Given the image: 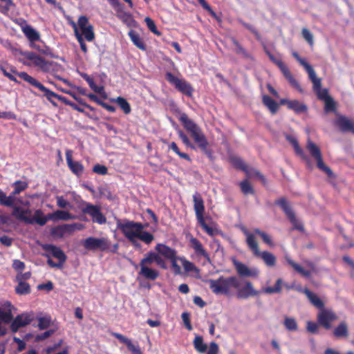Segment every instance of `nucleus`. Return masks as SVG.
Here are the masks:
<instances>
[{"instance_id": "nucleus-17", "label": "nucleus", "mask_w": 354, "mask_h": 354, "mask_svg": "<svg viewBox=\"0 0 354 354\" xmlns=\"http://www.w3.org/2000/svg\"><path fill=\"white\" fill-rule=\"evenodd\" d=\"M233 264L238 274L241 277L256 278L259 274V270L257 268H249L245 264L234 259Z\"/></svg>"}, {"instance_id": "nucleus-55", "label": "nucleus", "mask_w": 354, "mask_h": 354, "mask_svg": "<svg viewBox=\"0 0 354 354\" xmlns=\"http://www.w3.org/2000/svg\"><path fill=\"white\" fill-rule=\"evenodd\" d=\"M178 260H179V257L178 256H176L174 258L169 260L175 274H180L182 273L181 268L177 263Z\"/></svg>"}, {"instance_id": "nucleus-35", "label": "nucleus", "mask_w": 354, "mask_h": 354, "mask_svg": "<svg viewBox=\"0 0 354 354\" xmlns=\"http://www.w3.org/2000/svg\"><path fill=\"white\" fill-rule=\"evenodd\" d=\"M263 103L272 114L276 113L277 111H278L279 104L273 99H272L270 96L263 95Z\"/></svg>"}, {"instance_id": "nucleus-45", "label": "nucleus", "mask_w": 354, "mask_h": 354, "mask_svg": "<svg viewBox=\"0 0 354 354\" xmlns=\"http://www.w3.org/2000/svg\"><path fill=\"white\" fill-rule=\"evenodd\" d=\"M37 326L40 330H44L48 328L52 324L51 317L48 315L37 317Z\"/></svg>"}, {"instance_id": "nucleus-52", "label": "nucleus", "mask_w": 354, "mask_h": 354, "mask_svg": "<svg viewBox=\"0 0 354 354\" xmlns=\"http://www.w3.org/2000/svg\"><path fill=\"white\" fill-rule=\"evenodd\" d=\"M301 34L304 39L308 43V44L311 46H313L314 37L310 31L308 29L304 28L301 30Z\"/></svg>"}, {"instance_id": "nucleus-59", "label": "nucleus", "mask_w": 354, "mask_h": 354, "mask_svg": "<svg viewBox=\"0 0 354 354\" xmlns=\"http://www.w3.org/2000/svg\"><path fill=\"white\" fill-rule=\"evenodd\" d=\"M292 55L299 62V63L304 67L306 71L311 67V66L306 62L304 59L301 58L297 52H292Z\"/></svg>"}, {"instance_id": "nucleus-63", "label": "nucleus", "mask_w": 354, "mask_h": 354, "mask_svg": "<svg viewBox=\"0 0 354 354\" xmlns=\"http://www.w3.org/2000/svg\"><path fill=\"white\" fill-rule=\"evenodd\" d=\"M325 111L326 112L333 111L335 109V103L333 98L330 97L324 100Z\"/></svg>"}, {"instance_id": "nucleus-43", "label": "nucleus", "mask_w": 354, "mask_h": 354, "mask_svg": "<svg viewBox=\"0 0 354 354\" xmlns=\"http://www.w3.org/2000/svg\"><path fill=\"white\" fill-rule=\"evenodd\" d=\"M0 70L2 71L3 75L6 77H7L10 80L13 81V82H17V83L18 82L17 80L12 75V73H15V74H17L19 75V74L20 73H17L14 67L10 66V70L8 71L5 66H3L2 64H0Z\"/></svg>"}, {"instance_id": "nucleus-24", "label": "nucleus", "mask_w": 354, "mask_h": 354, "mask_svg": "<svg viewBox=\"0 0 354 354\" xmlns=\"http://www.w3.org/2000/svg\"><path fill=\"white\" fill-rule=\"evenodd\" d=\"M287 261L289 265H290L297 272H299L302 276L309 278L311 275V273L315 271V265L311 262L307 263V266L308 269H305L298 263H295L290 259H288Z\"/></svg>"}, {"instance_id": "nucleus-56", "label": "nucleus", "mask_w": 354, "mask_h": 354, "mask_svg": "<svg viewBox=\"0 0 354 354\" xmlns=\"http://www.w3.org/2000/svg\"><path fill=\"white\" fill-rule=\"evenodd\" d=\"M112 335L117 338L120 342L124 344L127 345V348H129L131 344H133L132 342L124 336L122 334L118 333H113Z\"/></svg>"}, {"instance_id": "nucleus-27", "label": "nucleus", "mask_w": 354, "mask_h": 354, "mask_svg": "<svg viewBox=\"0 0 354 354\" xmlns=\"http://www.w3.org/2000/svg\"><path fill=\"white\" fill-rule=\"evenodd\" d=\"M45 251L50 252L53 256L59 260V263L62 265L66 260V256L64 252L58 247L52 244H46L43 246Z\"/></svg>"}, {"instance_id": "nucleus-2", "label": "nucleus", "mask_w": 354, "mask_h": 354, "mask_svg": "<svg viewBox=\"0 0 354 354\" xmlns=\"http://www.w3.org/2000/svg\"><path fill=\"white\" fill-rule=\"evenodd\" d=\"M153 263H156L163 269L167 268L165 261L160 254L149 252L145 254V257L140 260L139 263L140 270L138 274L147 280H156L159 277L160 272L151 267Z\"/></svg>"}, {"instance_id": "nucleus-32", "label": "nucleus", "mask_w": 354, "mask_h": 354, "mask_svg": "<svg viewBox=\"0 0 354 354\" xmlns=\"http://www.w3.org/2000/svg\"><path fill=\"white\" fill-rule=\"evenodd\" d=\"M30 214L31 210L29 209H24L17 206L13 207L12 215L18 220L22 221L26 223H27V219H28Z\"/></svg>"}, {"instance_id": "nucleus-54", "label": "nucleus", "mask_w": 354, "mask_h": 354, "mask_svg": "<svg viewBox=\"0 0 354 354\" xmlns=\"http://www.w3.org/2000/svg\"><path fill=\"white\" fill-rule=\"evenodd\" d=\"M145 21L148 28L155 35H160V32L157 30L156 26L154 21L149 17H145Z\"/></svg>"}, {"instance_id": "nucleus-42", "label": "nucleus", "mask_w": 354, "mask_h": 354, "mask_svg": "<svg viewBox=\"0 0 354 354\" xmlns=\"http://www.w3.org/2000/svg\"><path fill=\"white\" fill-rule=\"evenodd\" d=\"M179 261L181 262L185 272H199V270L195 266V265L191 261L187 260L184 257H180Z\"/></svg>"}, {"instance_id": "nucleus-26", "label": "nucleus", "mask_w": 354, "mask_h": 354, "mask_svg": "<svg viewBox=\"0 0 354 354\" xmlns=\"http://www.w3.org/2000/svg\"><path fill=\"white\" fill-rule=\"evenodd\" d=\"M335 124L339 127L342 131H351L354 133V120L340 115L335 120Z\"/></svg>"}, {"instance_id": "nucleus-62", "label": "nucleus", "mask_w": 354, "mask_h": 354, "mask_svg": "<svg viewBox=\"0 0 354 354\" xmlns=\"http://www.w3.org/2000/svg\"><path fill=\"white\" fill-rule=\"evenodd\" d=\"M55 330L54 329H50V330H48L46 331H45L44 333L40 334V335H37L35 337V339L37 341H42L48 337H49L50 336H51L53 334H54L55 333Z\"/></svg>"}, {"instance_id": "nucleus-16", "label": "nucleus", "mask_w": 354, "mask_h": 354, "mask_svg": "<svg viewBox=\"0 0 354 354\" xmlns=\"http://www.w3.org/2000/svg\"><path fill=\"white\" fill-rule=\"evenodd\" d=\"M33 319L34 315L32 313H24L17 315L11 323V330L16 333L20 328L30 324Z\"/></svg>"}, {"instance_id": "nucleus-4", "label": "nucleus", "mask_w": 354, "mask_h": 354, "mask_svg": "<svg viewBox=\"0 0 354 354\" xmlns=\"http://www.w3.org/2000/svg\"><path fill=\"white\" fill-rule=\"evenodd\" d=\"M242 232L245 236L246 244L253 255L256 257L261 258L267 266L274 267L277 261L275 256L270 252H261L259 250V245L254 234L244 227L242 229Z\"/></svg>"}, {"instance_id": "nucleus-60", "label": "nucleus", "mask_w": 354, "mask_h": 354, "mask_svg": "<svg viewBox=\"0 0 354 354\" xmlns=\"http://www.w3.org/2000/svg\"><path fill=\"white\" fill-rule=\"evenodd\" d=\"M181 318L183 321V323L186 327V328L188 330H192V324L190 323V320H189V314L188 313H183L182 315H181Z\"/></svg>"}, {"instance_id": "nucleus-48", "label": "nucleus", "mask_w": 354, "mask_h": 354, "mask_svg": "<svg viewBox=\"0 0 354 354\" xmlns=\"http://www.w3.org/2000/svg\"><path fill=\"white\" fill-rule=\"evenodd\" d=\"M253 234L254 235L255 234L259 235L262 238L263 242L265 243H266L267 245H268L270 246H273L274 245V243L272 242V238L268 234H266V232L260 230L258 228H255V229H254V233Z\"/></svg>"}, {"instance_id": "nucleus-25", "label": "nucleus", "mask_w": 354, "mask_h": 354, "mask_svg": "<svg viewBox=\"0 0 354 354\" xmlns=\"http://www.w3.org/2000/svg\"><path fill=\"white\" fill-rule=\"evenodd\" d=\"M190 246L194 249L195 254L198 257H204L207 261H210L208 253L205 250L202 243L196 238L192 237L189 239Z\"/></svg>"}, {"instance_id": "nucleus-31", "label": "nucleus", "mask_w": 354, "mask_h": 354, "mask_svg": "<svg viewBox=\"0 0 354 354\" xmlns=\"http://www.w3.org/2000/svg\"><path fill=\"white\" fill-rule=\"evenodd\" d=\"M297 290L305 294L310 302L315 307L320 309L324 308V305L323 301L318 297L317 295L310 291L308 288H298Z\"/></svg>"}, {"instance_id": "nucleus-36", "label": "nucleus", "mask_w": 354, "mask_h": 354, "mask_svg": "<svg viewBox=\"0 0 354 354\" xmlns=\"http://www.w3.org/2000/svg\"><path fill=\"white\" fill-rule=\"evenodd\" d=\"M283 284V281L281 279H278L276 281L275 285L274 287L267 286L263 287L261 289V292L266 294L272 295L274 293H280L281 292V287Z\"/></svg>"}, {"instance_id": "nucleus-38", "label": "nucleus", "mask_w": 354, "mask_h": 354, "mask_svg": "<svg viewBox=\"0 0 354 354\" xmlns=\"http://www.w3.org/2000/svg\"><path fill=\"white\" fill-rule=\"evenodd\" d=\"M193 345L196 351L200 353H205L207 349V346L204 343L203 337L200 335L195 336Z\"/></svg>"}, {"instance_id": "nucleus-6", "label": "nucleus", "mask_w": 354, "mask_h": 354, "mask_svg": "<svg viewBox=\"0 0 354 354\" xmlns=\"http://www.w3.org/2000/svg\"><path fill=\"white\" fill-rule=\"evenodd\" d=\"M19 76L26 82L38 88L41 92L43 93L44 95L48 99V100H49L50 103H52L55 106H56V103L53 101L54 98L58 99L65 104H67L70 106L71 104L73 103L68 100V99H66L65 97L59 95L55 92L49 90L48 88L45 87L40 82L37 80L33 77L29 75L26 72H21V73L19 74Z\"/></svg>"}, {"instance_id": "nucleus-40", "label": "nucleus", "mask_w": 354, "mask_h": 354, "mask_svg": "<svg viewBox=\"0 0 354 354\" xmlns=\"http://www.w3.org/2000/svg\"><path fill=\"white\" fill-rule=\"evenodd\" d=\"M288 109L293 110L297 113H304L307 111V106L298 100H291L288 103Z\"/></svg>"}, {"instance_id": "nucleus-18", "label": "nucleus", "mask_w": 354, "mask_h": 354, "mask_svg": "<svg viewBox=\"0 0 354 354\" xmlns=\"http://www.w3.org/2000/svg\"><path fill=\"white\" fill-rule=\"evenodd\" d=\"M80 225L74 224H64L55 227H53L50 230L51 235L55 238H62L65 235L71 234L75 230H80Z\"/></svg>"}, {"instance_id": "nucleus-51", "label": "nucleus", "mask_w": 354, "mask_h": 354, "mask_svg": "<svg viewBox=\"0 0 354 354\" xmlns=\"http://www.w3.org/2000/svg\"><path fill=\"white\" fill-rule=\"evenodd\" d=\"M169 149H171L174 152H175L180 158L185 159V160H187L188 161H191V158H189V156L187 153H183V152L180 151V150H179L177 145L176 144V142H172L169 145Z\"/></svg>"}, {"instance_id": "nucleus-58", "label": "nucleus", "mask_w": 354, "mask_h": 354, "mask_svg": "<svg viewBox=\"0 0 354 354\" xmlns=\"http://www.w3.org/2000/svg\"><path fill=\"white\" fill-rule=\"evenodd\" d=\"M93 171L100 175H106L108 173V169L104 165L97 164L93 167Z\"/></svg>"}, {"instance_id": "nucleus-8", "label": "nucleus", "mask_w": 354, "mask_h": 354, "mask_svg": "<svg viewBox=\"0 0 354 354\" xmlns=\"http://www.w3.org/2000/svg\"><path fill=\"white\" fill-rule=\"evenodd\" d=\"M306 149L311 156L317 161V167L324 171L328 176L331 177L333 174V171L324 164L319 148L311 140L308 139Z\"/></svg>"}, {"instance_id": "nucleus-13", "label": "nucleus", "mask_w": 354, "mask_h": 354, "mask_svg": "<svg viewBox=\"0 0 354 354\" xmlns=\"http://www.w3.org/2000/svg\"><path fill=\"white\" fill-rule=\"evenodd\" d=\"M12 319V305L10 302L5 301L0 305V336L6 333V328L2 324H8Z\"/></svg>"}, {"instance_id": "nucleus-11", "label": "nucleus", "mask_w": 354, "mask_h": 354, "mask_svg": "<svg viewBox=\"0 0 354 354\" xmlns=\"http://www.w3.org/2000/svg\"><path fill=\"white\" fill-rule=\"evenodd\" d=\"M82 211L83 213L89 215L94 223H97L100 225L105 224L106 223L105 216L101 212L100 208L97 205L84 203Z\"/></svg>"}, {"instance_id": "nucleus-34", "label": "nucleus", "mask_w": 354, "mask_h": 354, "mask_svg": "<svg viewBox=\"0 0 354 354\" xmlns=\"http://www.w3.org/2000/svg\"><path fill=\"white\" fill-rule=\"evenodd\" d=\"M129 36L133 44L142 50H146V46L138 33L134 30L129 32Z\"/></svg>"}, {"instance_id": "nucleus-23", "label": "nucleus", "mask_w": 354, "mask_h": 354, "mask_svg": "<svg viewBox=\"0 0 354 354\" xmlns=\"http://www.w3.org/2000/svg\"><path fill=\"white\" fill-rule=\"evenodd\" d=\"M72 151L67 150L66 151V160L67 165L71 171L77 176H81L84 173V166L77 161H73L72 159Z\"/></svg>"}, {"instance_id": "nucleus-12", "label": "nucleus", "mask_w": 354, "mask_h": 354, "mask_svg": "<svg viewBox=\"0 0 354 354\" xmlns=\"http://www.w3.org/2000/svg\"><path fill=\"white\" fill-rule=\"evenodd\" d=\"M276 204L279 205L285 212L290 223L295 229L302 231L304 227L301 223L297 218L292 207L289 205L287 201L284 198H281L276 201Z\"/></svg>"}, {"instance_id": "nucleus-64", "label": "nucleus", "mask_w": 354, "mask_h": 354, "mask_svg": "<svg viewBox=\"0 0 354 354\" xmlns=\"http://www.w3.org/2000/svg\"><path fill=\"white\" fill-rule=\"evenodd\" d=\"M218 349L219 348L218 344L214 342H212L209 344V349L207 351V354H218Z\"/></svg>"}, {"instance_id": "nucleus-47", "label": "nucleus", "mask_w": 354, "mask_h": 354, "mask_svg": "<svg viewBox=\"0 0 354 354\" xmlns=\"http://www.w3.org/2000/svg\"><path fill=\"white\" fill-rule=\"evenodd\" d=\"M115 102L120 106V107L123 110V111L125 114H129L131 112V109L130 104L127 101L126 99H124L122 97H118L116 99Z\"/></svg>"}, {"instance_id": "nucleus-9", "label": "nucleus", "mask_w": 354, "mask_h": 354, "mask_svg": "<svg viewBox=\"0 0 354 354\" xmlns=\"http://www.w3.org/2000/svg\"><path fill=\"white\" fill-rule=\"evenodd\" d=\"M237 282L238 286H234V288L236 290V295L239 298L248 299L259 295L260 291L255 290L250 281H241L237 278Z\"/></svg>"}, {"instance_id": "nucleus-46", "label": "nucleus", "mask_w": 354, "mask_h": 354, "mask_svg": "<svg viewBox=\"0 0 354 354\" xmlns=\"http://www.w3.org/2000/svg\"><path fill=\"white\" fill-rule=\"evenodd\" d=\"M284 326L288 330L296 331L298 329L297 323L295 319L286 317L284 319Z\"/></svg>"}, {"instance_id": "nucleus-61", "label": "nucleus", "mask_w": 354, "mask_h": 354, "mask_svg": "<svg viewBox=\"0 0 354 354\" xmlns=\"http://www.w3.org/2000/svg\"><path fill=\"white\" fill-rule=\"evenodd\" d=\"M200 225L203 227V229L209 234L212 236L214 234V230L212 227H209L206 223L205 222L204 218L198 220Z\"/></svg>"}, {"instance_id": "nucleus-14", "label": "nucleus", "mask_w": 354, "mask_h": 354, "mask_svg": "<svg viewBox=\"0 0 354 354\" xmlns=\"http://www.w3.org/2000/svg\"><path fill=\"white\" fill-rule=\"evenodd\" d=\"M79 30L81 31L84 39L87 41H92L95 39V33L93 26L89 24L88 19L86 16L82 15L78 18Z\"/></svg>"}, {"instance_id": "nucleus-10", "label": "nucleus", "mask_w": 354, "mask_h": 354, "mask_svg": "<svg viewBox=\"0 0 354 354\" xmlns=\"http://www.w3.org/2000/svg\"><path fill=\"white\" fill-rule=\"evenodd\" d=\"M166 80L171 84H173L176 89L180 92L184 93L187 96H192L193 93V88L191 84L186 82L185 80L179 79L175 77L171 73H166Z\"/></svg>"}, {"instance_id": "nucleus-3", "label": "nucleus", "mask_w": 354, "mask_h": 354, "mask_svg": "<svg viewBox=\"0 0 354 354\" xmlns=\"http://www.w3.org/2000/svg\"><path fill=\"white\" fill-rule=\"evenodd\" d=\"M179 120L190 133L197 147L205 154L210 155L211 151L208 148L209 142L201 129L185 113L180 114Z\"/></svg>"}, {"instance_id": "nucleus-33", "label": "nucleus", "mask_w": 354, "mask_h": 354, "mask_svg": "<svg viewBox=\"0 0 354 354\" xmlns=\"http://www.w3.org/2000/svg\"><path fill=\"white\" fill-rule=\"evenodd\" d=\"M48 218L53 221L62 220L68 221L73 218V216L66 211L57 210L53 213L48 214Z\"/></svg>"}, {"instance_id": "nucleus-41", "label": "nucleus", "mask_w": 354, "mask_h": 354, "mask_svg": "<svg viewBox=\"0 0 354 354\" xmlns=\"http://www.w3.org/2000/svg\"><path fill=\"white\" fill-rule=\"evenodd\" d=\"M286 138L288 141L290 142V143H291L295 151L298 156H299L302 158H306L304 153L303 149L299 147V143L295 137H293L290 135H286Z\"/></svg>"}, {"instance_id": "nucleus-44", "label": "nucleus", "mask_w": 354, "mask_h": 354, "mask_svg": "<svg viewBox=\"0 0 354 354\" xmlns=\"http://www.w3.org/2000/svg\"><path fill=\"white\" fill-rule=\"evenodd\" d=\"M17 281H18V285L15 288L17 293L19 295H25L30 292V288L28 283L20 280Z\"/></svg>"}, {"instance_id": "nucleus-20", "label": "nucleus", "mask_w": 354, "mask_h": 354, "mask_svg": "<svg viewBox=\"0 0 354 354\" xmlns=\"http://www.w3.org/2000/svg\"><path fill=\"white\" fill-rule=\"evenodd\" d=\"M273 61L275 62L276 65L279 68L281 73L289 82V83L291 84V86L296 88L299 92L303 93L304 91L302 88L300 86L298 82L292 75L286 65L279 59H274Z\"/></svg>"}, {"instance_id": "nucleus-22", "label": "nucleus", "mask_w": 354, "mask_h": 354, "mask_svg": "<svg viewBox=\"0 0 354 354\" xmlns=\"http://www.w3.org/2000/svg\"><path fill=\"white\" fill-rule=\"evenodd\" d=\"M337 319L335 314L330 310L324 309L317 315V320L320 325L328 329L331 327V322Z\"/></svg>"}, {"instance_id": "nucleus-1", "label": "nucleus", "mask_w": 354, "mask_h": 354, "mask_svg": "<svg viewBox=\"0 0 354 354\" xmlns=\"http://www.w3.org/2000/svg\"><path fill=\"white\" fill-rule=\"evenodd\" d=\"M116 225L117 227L133 245H136V239H139L146 244L151 243L154 239L153 234L143 230L144 225L140 223L124 219L118 220Z\"/></svg>"}, {"instance_id": "nucleus-29", "label": "nucleus", "mask_w": 354, "mask_h": 354, "mask_svg": "<svg viewBox=\"0 0 354 354\" xmlns=\"http://www.w3.org/2000/svg\"><path fill=\"white\" fill-rule=\"evenodd\" d=\"M48 220H50V218H48V214L45 216L41 209H37L35 211L32 217L29 216L28 219H27V223L31 225L37 223L40 226H44Z\"/></svg>"}, {"instance_id": "nucleus-30", "label": "nucleus", "mask_w": 354, "mask_h": 354, "mask_svg": "<svg viewBox=\"0 0 354 354\" xmlns=\"http://www.w3.org/2000/svg\"><path fill=\"white\" fill-rule=\"evenodd\" d=\"M156 250L159 254L163 256L165 259L170 260L177 256V252L167 245L158 243L156 246Z\"/></svg>"}, {"instance_id": "nucleus-50", "label": "nucleus", "mask_w": 354, "mask_h": 354, "mask_svg": "<svg viewBox=\"0 0 354 354\" xmlns=\"http://www.w3.org/2000/svg\"><path fill=\"white\" fill-rule=\"evenodd\" d=\"M13 194H19L28 187V184L26 182L17 180L13 183Z\"/></svg>"}, {"instance_id": "nucleus-5", "label": "nucleus", "mask_w": 354, "mask_h": 354, "mask_svg": "<svg viewBox=\"0 0 354 354\" xmlns=\"http://www.w3.org/2000/svg\"><path fill=\"white\" fill-rule=\"evenodd\" d=\"M82 245L88 251H100L104 252L118 253V243L111 244L107 237L89 236L82 241Z\"/></svg>"}, {"instance_id": "nucleus-21", "label": "nucleus", "mask_w": 354, "mask_h": 354, "mask_svg": "<svg viewBox=\"0 0 354 354\" xmlns=\"http://www.w3.org/2000/svg\"><path fill=\"white\" fill-rule=\"evenodd\" d=\"M235 165L244 171L248 178H257L263 183H265V178L257 169L250 167L245 164V162L239 159L236 158L234 160Z\"/></svg>"}, {"instance_id": "nucleus-49", "label": "nucleus", "mask_w": 354, "mask_h": 354, "mask_svg": "<svg viewBox=\"0 0 354 354\" xmlns=\"http://www.w3.org/2000/svg\"><path fill=\"white\" fill-rule=\"evenodd\" d=\"M240 187H241V192L245 195L254 194V191L252 187L251 186V185L247 180H245L240 183Z\"/></svg>"}, {"instance_id": "nucleus-7", "label": "nucleus", "mask_w": 354, "mask_h": 354, "mask_svg": "<svg viewBox=\"0 0 354 354\" xmlns=\"http://www.w3.org/2000/svg\"><path fill=\"white\" fill-rule=\"evenodd\" d=\"M206 283L209 284L211 290L216 295H229L231 288L238 286L237 277H220L217 279H207Z\"/></svg>"}, {"instance_id": "nucleus-57", "label": "nucleus", "mask_w": 354, "mask_h": 354, "mask_svg": "<svg viewBox=\"0 0 354 354\" xmlns=\"http://www.w3.org/2000/svg\"><path fill=\"white\" fill-rule=\"evenodd\" d=\"M57 205L60 208L71 207V205L62 196H57L56 197Z\"/></svg>"}, {"instance_id": "nucleus-39", "label": "nucleus", "mask_w": 354, "mask_h": 354, "mask_svg": "<svg viewBox=\"0 0 354 354\" xmlns=\"http://www.w3.org/2000/svg\"><path fill=\"white\" fill-rule=\"evenodd\" d=\"M334 335L337 337H347L348 335V326L346 322H341L334 330Z\"/></svg>"}, {"instance_id": "nucleus-15", "label": "nucleus", "mask_w": 354, "mask_h": 354, "mask_svg": "<svg viewBox=\"0 0 354 354\" xmlns=\"http://www.w3.org/2000/svg\"><path fill=\"white\" fill-rule=\"evenodd\" d=\"M20 54L26 59L32 62V63L39 67L43 71H48L50 68V62L46 61L43 57L37 55L36 53L30 51H21Z\"/></svg>"}, {"instance_id": "nucleus-53", "label": "nucleus", "mask_w": 354, "mask_h": 354, "mask_svg": "<svg viewBox=\"0 0 354 354\" xmlns=\"http://www.w3.org/2000/svg\"><path fill=\"white\" fill-rule=\"evenodd\" d=\"M179 138L182 140L183 142L187 147L192 149H196V146L193 145L187 135H185L183 131L180 130L178 131Z\"/></svg>"}, {"instance_id": "nucleus-37", "label": "nucleus", "mask_w": 354, "mask_h": 354, "mask_svg": "<svg viewBox=\"0 0 354 354\" xmlns=\"http://www.w3.org/2000/svg\"><path fill=\"white\" fill-rule=\"evenodd\" d=\"M306 72L308 74L309 79L311 80L313 84L314 91H316L320 89L322 86L321 79L317 77L313 68L311 66L310 68L306 70Z\"/></svg>"}, {"instance_id": "nucleus-28", "label": "nucleus", "mask_w": 354, "mask_h": 354, "mask_svg": "<svg viewBox=\"0 0 354 354\" xmlns=\"http://www.w3.org/2000/svg\"><path fill=\"white\" fill-rule=\"evenodd\" d=\"M194 209L196 213L197 220L204 218L203 214L205 212L204 202L201 196L196 193L193 196Z\"/></svg>"}, {"instance_id": "nucleus-19", "label": "nucleus", "mask_w": 354, "mask_h": 354, "mask_svg": "<svg viewBox=\"0 0 354 354\" xmlns=\"http://www.w3.org/2000/svg\"><path fill=\"white\" fill-rule=\"evenodd\" d=\"M20 26L22 32L30 41V46L33 48H37L34 42L40 39L39 32L31 26L28 25L26 21H24Z\"/></svg>"}]
</instances>
